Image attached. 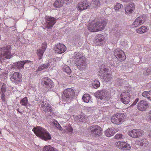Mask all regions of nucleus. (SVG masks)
I'll use <instances>...</instances> for the list:
<instances>
[{"label":"nucleus","mask_w":151,"mask_h":151,"mask_svg":"<svg viewBox=\"0 0 151 151\" xmlns=\"http://www.w3.org/2000/svg\"><path fill=\"white\" fill-rule=\"evenodd\" d=\"M124 113L116 114L112 116L111 121L114 124H119L124 122Z\"/></svg>","instance_id":"9b49d317"},{"label":"nucleus","mask_w":151,"mask_h":151,"mask_svg":"<svg viewBox=\"0 0 151 151\" xmlns=\"http://www.w3.org/2000/svg\"><path fill=\"white\" fill-rule=\"evenodd\" d=\"M114 137L116 139H122L124 138V136L121 134H117Z\"/></svg>","instance_id":"a19ab883"},{"label":"nucleus","mask_w":151,"mask_h":151,"mask_svg":"<svg viewBox=\"0 0 151 151\" xmlns=\"http://www.w3.org/2000/svg\"><path fill=\"white\" fill-rule=\"evenodd\" d=\"M143 131L139 129H133L129 131L128 135L133 138H139L141 137L143 134Z\"/></svg>","instance_id":"f3484780"},{"label":"nucleus","mask_w":151,"mask_h":151,"mask_svg":"<svg viewBox=\"0 0 151 151\" xmlns=\"http://www.w3.org/2000/svg\"><path fill=\"white\" fill-rule=\"evenodd\" d=\"M0 133H1V132L0 131Z\"/></svg>","instance_id":"e2e57ef3"},{"label":"nucleus","mask_w":151,"mask_h":151,"mask_svg":"<svg viewBox=\"0 0 151 151\" xmlns=\"http://www.w3.org/2000/svg\"><path fill=\"white\" fill-rule=\"evenodd\" d=\"M148 94H149V91H145L142 93V94L143 96H146L147 97Z\"/></svg>","instance_id":"09e8293b"},{"label":"nucleus","mask_w":151,"mask_h":151,"mask_svg":"<svg viewBox=\"0 0 151 151\" xmlns=\"http://www.w3.org/2000/svg\"><path fill=\"white\" fill-rule=\"evenodd\" d=\"M139 144L140 146H142L144 145L145 146H146L147 145L148 142L146 139H143L139 141Z\"/></svg>","instance_id":"f704fd0d"},{"label":"nucleus","mask_w":151,"mask_h":151,"mask_svg":"<svg viewBox=\"0 0 151 151\" xmlns=\"http://www.w3.org/2000/svg\"><path fill=\"white\" fill-rule=\"evenodd\" d=\"M139 100V99L138 98L136 99L132 104L130 106L132 107L135 105L137 102Z\"/></svg>","instance_id":"49530a36"},{"label":"nucleus","mask_w":151,"mask_h":151,"mask_svg":"<svg viewBox=\"0 0 151 151\" xmlns=\"http://www.w3.org/2000/svg\"><path fill=\"white\" fill-rule=\"evenodd\" d=\"M106 21H103L92 24L88 27V30L91 32H96L103 30L106 26Z\"/></svg>","instance_id":"423d86ee"},{"label":"nucleus","mask_w":151,"mask_h":151,"mask_svg":"<svg viewBox=\"0 0 151 151\" xmlns=\"http://www.w3.org/2000/svg\"><path fill=\"white\" fill-rule=\"evenodd\" d=\"M75 93L74 91L71 88L65 90L61 97L62 101L64 102L71 101L74 97Z\"/></svg>","instance_id":"7ed1b4c3"},{"label":"nucleus","mask_w":151,"mask_h":151,"mask_svg":"<svg viewBox=\"0 0 151 151\" xmlns=\"http://www.w3.org/2000/svg\"><path fill=\"white\" fill-rule=\"evenodd\" d=\"M73 59L74 62L77 66V68L80 70L85 69L87 65L86 58L83 55L82 53L78 52L75 53Z\"/></svg>","instance_id":"f257e3e1"},{"label":"nucleus","mask_w":151,"mask_h":151,"mask_svg":"<svg viewBox=\"0 0 151 151\" xmlns=\"http://www.w3.org/2000/svg\"><path fill=\"white\" fill-rule=\"evenodd\" d=\"M113 32L115 35H118L119 34L120 30L118 28H115L113 31Z\"/></svg>","instance_id":"79ce46f5"},{"label":"nucleus","mask_w":151,"mask_h":151,"mask_svg":"<svg viewBox=\"0 0 151 151\" xmlns=\"http://www.w3.org/2000/svg\"><path fill=\"white\" fill-rule=\"evenodd\" d=\"M130 91H127L122 92L120 96L121 101L124 104H127L130 101Z\"/></svg>","instance_id":"ddd939ff"},{"label":"nucleus","mask_w":151,"mask_h":151,"mask_svg":"<svg viewBox=\"0 0 151 151\" xmlns=\"http://www.w3.org/2000/svg\"><path fill=\"white\" fill-rule=\"evenodd\" d=\"M63 71L66 73L68 74H70L71 72V69L68 66H65L63 68Z\"/></svg>","instance_id":"58836bf2"},{"label":"nucleus","mask_w":151,"mask_h":151,"mask_svg":"<svg viewBox=\"0 0 151 151\" xmlns=\"http://www.w3.org/2000/svg\"><path fill=\"white\" fill-rule=\"evenodd\" d=\"M147 31V28L145 26H142L140 27H139L136 29V32L138 33L142 34L144 33Z\"/></svg>","instance_id":"cd10ccee"},{"label":"nucleus","mask_w":151,"mask_h":151,"mask_svg":"<svg viewBox=\"0 0 151 151\" xmlns=\"http://www.w3.org/2000/svg\"><path fill=\"white\" fill-rule=\"evenodd\" d=\"M50 124L54 127H56L60 130L61 131L62 130V128L61 127L60 125L58 123V122L55 120H52L50 122Z\"/></svg>","instance_id":"bb28decb"},{"label":"nucleus","mask_w":151,"mask_h":151,"mask_svg":"<svg viewBox=\"0 0 151 151\" xmlns=\"http://www.w3.org/2000/svg\"><path fill=\"white\" fill-rule=\"evenodd\" d=\"M32 63V61L27 60H22L15 63L14 65L16 70L22 72L23 71V69H24V65H26L28 64L29 66H30Z\"/></svg>","instance_id":"9d476101"},{"label":"nucleus","mask_w":151,"mask_h":151,"mask_svg":"<svg viewBox=\"0 0 151 151\" xmlns=\"http://www.w3.org/2000/svg\"><path fill=\"white\" fill-rule=\"evenodd\" d=\"M20 104L27 108L29 104L27 98L25 97L22 99L20 101Z\"/></svg>","instance_id":"c756f323"},{"label":"nucleus","mask_w":151,"mask_h":151,"mask_svg":"<svg viewBox=\"0 0 151 151\" xmlns=\"http://www.w3.org/2000/svg\"><path fill=\"white\" fill-rule=\"evenodd\" d=\"M9 76L11 81L15 85H19L22 81V75L19 72L12 73Z\"/></svg>","instance_id":"6e6552de"},{"label":"nucleus","mask_w":151,"mask_h":151,"mask_svg":"<svg viewBox=\"0 0 151 151\" xmlns=\"http://www.w3.org/2000/svg\"><path fill=\"white\" fill-rule=\"evenodd\" d=\"M40 105L41 110H42L46 114L48 115V117L49 116H51L55 114L52 107L46 101H42Z\"/></svg>","instance_id":"39448f33"},{"label":"nucleus","mask_w":151,"mask_h":151,"mask_svg":"<svg viewBox=\"0 0 151 151\" xmlns=\"http://www.w3.org/2000/svg\"><path fill=\"white\" fill-rule=\"evenodd\" d=\"M47 43L44 42L42 43L41 48L37 49V53L38 59L40 60L42 58L43 53L47 48Z\"/></svg>","instance_id":"6ab92c4d"},{"label":"nucleus","mask_w":151,"mask_h":151,"mask_svg":"<svg viewBox=\"0 0 151 151\" xmlns=\"http://www.w3.org/2000/svg\"><path fill=\"white\" fill-rule=\"evenodd\" d=\"M49 65L50 64L48 63L42 65L40 66V67L38 69V70L40 71L43 69L47 68L48 67Z\"/></svg>","instance_id":"e433bc0d"},{"label":"nucleus","mask_w":151,"mask_h":151,"mask_svg":"<svg viewBox=\"0 0 151 151\" xmlns=\"http://www.w3.org/2000/svg\"><path fill=\"white\" fill-rule=\"evenodd\" d=\"M123 7V5L119 3H117L114 7V9L116 12L119 11L122 7Z\"/></svg>","instance_id":"4c0bfd02"},{"label":"nucleus","mask_w":151,"mask_h":151,"mask_svg":"<svg viewBox=\"0 0 151 151\" xmlns=\"http://www.w3.org/2000/svg\"><path fill=\"white\" fill-rule=\"evenodd\" d=\"M100 83L99 81L97 80L93 81L92 83V86L93 88L97 89L100 86Z\"/></svg>","instance_id":"473e14b6"},{"label":"nucleus","mask_w":151,"mask_h":151,"mask_svg":"<svg viewBox=\"0 0 151 151\" xmlns=\"http://www.w3.org/2000/svg\"><path fill=\"white\" fill-rule=\"evenodd\" d=\"M79 120L80 121L84 122L86 121L85 116L83 115H81L79 116Z\"/></svg>","instance_id":"c03bdc74"},{"label":"nucleus","mask_w":151,"mask_h":151,"mask_svg":"<svg viewBox=\"0 0 151 151\" xmlns=\"http://www.w3.org/2000/svg\"><path fill=\"white\" fill-rule=\"evenodd\" d=\"M145 21V17L140 16L137 17L134 21L133 24V26L134 27H137L139 25L143 24Z\"/></svg>","instance_id":"b1692460"},{"label":"nucleus","mask_w":151,"mask_h":151,"mask_svg":"<svg viewBox=\"0 0 151 151\" xmlns=\"http://www.w3.org/2000/svg\"><path fill=\"white\" fill-rule=\"evenodd\" d=\"M149 118L151 121V110L149 111Z\"/></svg>","instance_id":"6e6d98bb"},{"label":"nucleus","mask_w":151,"mask_h":151,"mask_svg":"<svg viewBox=\"0 0 151 151\" xmlns=\"http://www.w3.org/2000/svg\"><path fill=\"white\" fill-rule=\"evenodd\" d=\"M104 151H106V150H104Z\"/></svg>","instance_id":"680f3d73"},{"label":"nucleus","mask_w":151,"mask_h":151,"mask_svg":"<svg viewBox=\"0 0 151 151\" xmlns=\"http://www.w3.org/2000/svg\"><path fill=\"white\" fill-rule=\"evenodd\" d=\"M11 47L9 45L1 48L0 50V58L1 59L4 60L11 58L13 55L11 53Z\"/></svg>","instance_id":"20e7f679"},{"label":"nucleus","mask_w":151,"mask_h":151,"mask_svg":"<svg viewBox=\"0 0 151 151\" xmlns=\"http://www.w3.org/2000/svg\"><path fill=\"white\" fill-rule=\"evenodd\" d=\"M115 145L119 148L123 150H128L131 148L130 145L125 142L119 141L116 142Z\"/></svg>","instance_id":"a211bd4d"},{"label":"nucleus","mask_w":151,"mask_h":151,"mask_svg":"<svg viewBox=\"0 0 151 151\" xmlns=\"http://www.w3.org/2000/svg\"><path fill=\"white\" fill-rule=\"evenodd\" d=\"M148 107V103L143 100L140 101L137 105V109L141 111H145Z\"/></svg>","instance_id":"aec40b11"},{"label":"nucleus","mask_w":151,"mask_h":151,"mask_svg":"<svg viewBox=\"0 0 151 151\" xmlns=\"http://www.w3.org/2000/svg\"><path fill=\"white\" fill-rule=\"evenodd\" d=\"M42 85L47 88L49 90H51L54 87V84L52 81L48 77H44L42 79Z\"/></svg>","instance_id":"f8f14e48"},{"label":"nucleus","mask_w":151,"mask_h":151,"mask_svg":"<svg viewBox=\"0 0 151 151\" xmlns=\"http://www.w3.org/2000/svg\"><path fill=\"white\" fill-rule=\"evenodd\" d=\"M66 129L67 131L71 132H72L73 130V128L70 127H68Z\"/></svg>","instance_id":"603ef678"},{"label":"nucleus","mask_w":151,"mask_h":151,"mask_svg":"<svg viewBox=\"0 0 151 151\" xmlns=\"http://www.w3.org/2000/svg\"><path fill=\"white\" fill-rule=\"evenodd\" d=\"M149 135L150 137H151V132L149 134Z\"/></svg>","instance_id":"bf43d9fd"},{"label":"nucleus","mask_w":151,"mask_h":151,"mask_svg":"<svg viewBox=\"0 0 151 151\" xmlns=\"http://www.w3.org/2000/svg\"><path fill=\"white\" fill-rule=\"evenodd\" d=\"M144 75L147 76L148 75H151V66L147 69L146 70L143 72Z\"/></svg>","instance_id":"ea45409f"},{"label":"nucleus","mask_w":151,"mask_h":151,"mask_svg":"<svg viewBox=\"0 0 151 151\" xmlns=\"http://www.w3.org/2000/svg\"><path fill=\"white\" fill-rule=\"evenodd\" d=\"M63 0H58L55 1L54 6L55 7L60 8L63 6Z\"/></svg>","instance_id":"2f4dec72"},{"label":"nucleus","mask_w":151,"mask_h":151,"mask_svg":"<svg viewBox=\"0 0 151 151\" xmlns=\"http://www.w3.org/2000/svg\"><path fill=\"white\" fill-rule=\"evenodd\" d=\"M42 151H58L56 149H55L50 146H46L43 148Z\"/></svg>","instance_id":"7c9ffc66"},{"label":"nucleus","mask_w":151,"mask_h":151,"mask_svg":"<svg viewBox=\"0 0 151 151\" xmlns=\"http://www.w3.org/2000/svg\"><path fill=\"white\" fill-rule=\"evenodd\" d=\"M5 95L4 93H1V98L3 101H5Z\"/></svg>","instance_id":"3c124183"},{"label":"nucleus","mask_w":151,"mask_h":151,"mask_svg":"<svg viewBox=\"0 0 151 151\" xmlns=\"http://www.w3.org/2000/svg\"><path fill=\"white\" fill-rule=\"evenodd\" d=\"M109 68H111V69H112V68L111 67H115L114 65V63L113 61L111 60L110 61L109 63Z\"/></svg>","instance_id":"a18cd8bd"},{"label":"nucleus","mask_w":151,"mask_h":151,"mask_svg":"<svg viewBox=\"0 0 151 151\" xmlns=\"http://www.w3.org/2000/svg\"><path fill=\"white\" fill-rule=\"evenodd\" d=\"M89 5L90 4L88 2L86 1L78 4L77 6V8L78 10L81 11L87 9Z\"/></svg>","instance_id":"4be33fe9"},{"label":"nucleus","mask_w":151,"mask_h":151,"mask_svg":"<svg viewBox=\"0 0 151 151\" xmlns=\"http://www.w3.org/2000/svg\"><path fill=\"white\" fill-rule=\"evenodd\" d=\"M46 23L44 25V29H47L48 31V29H51L56 22V19L54 17L51 16H46L45 18Z\"/></svg>","instance_id":"1a4fd4ad"},{"label":"nucleus","mask_w":151,"mask_h":151,"mask_svg":"<svg viewBox=\"0 0 151 151\" xmlns=\"http://www.w3.org/2000/svg\"><path fill=\"white\" fill-rule=\"evenodd\" d=\"M94 96L98 98L105 100L107 97V92L106 90H99L95 93Z\"/></svg>","instance_id":"dca6fc26"},{"label":"nucleus","mask_w":151,"mask_h":151,"mask_svg":"<svg viewBox=\"0 0 151 151\" xmlns=\"http://www.w3.org/2000/svg\"><path fill=\"white\" fill-rule=\"evenodd\" d=\"M105 134L107 137H111L114 134V130L111 128H109L105 131Z\"/></svg>","instance_id":"c85d7f7f"},{"label":"nucleus","mask_w":151,"mask_h":151,"mask_svg":"<svg viewBox=\"0 0 151 151\" xmlns=\"http://www.w3.org/2000/svg\"><path fill=\"white\" fill-rule=\"evenodd\" d=\"M63 4H67L68 3H71L73 2V0H63Z\"/></svg>","instance_id":"de8ad7c7"},{"label":"nucleus","mask_w":151,"mask_h":151,"mask_svg":"<svg viewBox=\"0 0 151 151\" xmlns=\"http://www.w3.org/2000/svg\"><path fill=\"white\" fill-rule=\"evenodd\" d=\"M90 97L89 94H84L82 97V99L85 102L88 103L89 101Z\"/></svg>","instance_id":"72a5a7b5"},{"label":"nucleus","mask_w":151,"mask_h":151,"mask_svg":"<svg viewBox=\"0 0 151 151\" xmlns=\"http://www.w3.org/2000/svg\"><path fill=\"white\" fill-rule=\"evenodd\" d=\"M100 69L99 75L102 77L105 81L107 82L110 81L111 80V74L108 73L109 69L105 68L104 65L100 67Z\"/></svg>","instance_id":"0eeeda50"},{"label":"nucleus","mask_w":151,"mask_h":151,"mask_svg":"<svg viewBox=\"0 0 151 151\" xmlns=\"http://www.w3.org/2000/svg\"><path fill=\"white\" fill-rule=\"evenodd\" d=\"M114 54L118 60L120 61L124 60L126 58L124 52L119 48L114 50Z\"/></svg>","instance_id":"4468645a"},{"label":"nucleus","mask_w":151,"mask_h":151,"mask_svg":"<svg viewBox=\"0 0 151 151\" xmlns=\"http://www.w3.org/2000/svg\"><path fill=\"white\" fill-rule=\"evenodd\" d=\"M148 60H148V59H146V60H145V61H145V62H146V61H148Z\"/></svg>","instance_id":"052dcab7"},{"label":"nucleus","mask_w":151,"mask_h":151,"mask_svg":"<svg viewBox=\"0 0 151 151\" xmlns=\"http://www.w3.org/2000/svg\"><path fill=\"white\" fill-rule=\"evenodd\" d=\"M90 5L93 8L98 9L100 7L101 4L99 0H92Z\"/></svg>","instance_id":"a878e982"},{"label":"nucleus","mask_w":151,"mask_h":151,"mask_svg":"<svg viewBox=\"0 0 151 151\" xmlns=\"http://www.w3.org/2000/svg\"><path fill=\"white\" fill-rule=\"evenodd\" d=\"M116 83L119 85H121L123 83L122 79L117 78L116 80Z\"/></svg>","instance_id":"37998d69"},{"label":"nucleus","mask_w":151,"mask_h":151,"mask_svg":"<svg viewBox=\"0 0 151 151\" xmlns=\"http://www.w3.org/2000/svg\"><path fill=\"white\" fill-rule=\"evenodd\" d=\"M134 46L135 47L136 50H141V47L140 45H135Z\"/></svg>","instance_id":"8fccbe9b"},{"label":"nucleus","mask_w":151,"mask_h":151,"mask_svg":"<svg viewBox=\"0 0 151 151\" xmlns=\"http://www.w3.org/2000/svg\"><path fill=\"white\" fill-rule=\"evenodd\" d=\"M32 131L37 137L45 141L49 140L51 139L50 134L44 128L41 127H36L32 129Z\"/></svg>","instance_id":"f03ea898"},{"label":"nucleus","mask_w":151,"mask_h":151,"mask_svg":"<svg viewBox=\"0 0 151 151\" xmlns=\"http://www.w3.org/2000/svg\"><path fill=\"white\" fill-rule=\"evenodd\" d=\"M105 37L104 35L98 34L95 37L94 43L96 45H101Z\"/></svg>","instance_id":"412c9836"},{"label":"nucleus","mask_w":151,"mask_h":151,"mask_svg":"<svg viewBox=\"0 0 151 151\" xmlns=\"http://www.w3.org/2000/svg\"><path fill=\"white\" fill-rule=\"evenodd\" d=\"M56 52L61 54L64 52L66 50L65 46L63 44L59 43L56 45V48L55 49Z\"/></svg>","instance_id":"5701e85b"},{"label":"nucleus","mask_w":151,"mask_h":151,"mask_svg":"<svg viewBox=\"0 0 151 151\" xmlns=\"http://www.w3.org/2000/svg\"><path fill=\"white\" fill-rule=\"evenodd\" d=\"M90 130L92 134L96 136H100L102 134L101 128L97 125H93L91 126Z\"/></svg>","instance_id":"2eb2a0df"},{"label":"nucleus","mask_w":151,"mask_h":151,"mask_svg":"<svg viewBox=\"0 0 151 151\" xmlns=\"http://www.w3.org/2000/svg\"><path fill=\"white\" fill-rule=\"evenodd\" d=\"M17 111L19 113H21V112L19 111V109H17Z\"/></svg>","instance_id":"13d9d810"},{"label":"nucleus","mask_w":151,"mask_h":151,"mask_svg":"<svg viewBox=\"0 0 151 151\" xmlns=\"http://www.w3.org/2000/svg\"><path fill=\"white\" fill-rule=\"evenodd\" d=\"M134 9V3H131L129 4L125 9V13L129 14L132 13Z\"/></svg>","instance_id":"393cba45"},{"label":"nucleus","mask_w":151,"mask_h":151,"mask_svg":"<svg viewBox=\"0 0 151 151\" xmlns=\"http://www.w3.org/2000/svg\"><path fill=\"white\" fill-rule=\"evenodd\" d=\"M73 39L75 44L78 43L80 41V37L79 35H74L73 37Z\"/></svg>","instance_id":"c9c22d12"},{"label":"nucleus","mask_w":151,"mask_h":151,"mask_svg":"<svg viewBox=\"0 0 151 151\" xmlns=\"http://www.w3.org/2000/svg\"><path fill=\"white\" fill-rule=\"evenodd\" d=\"M6 89L5 88L2 87L1 89V91L2 93H4L6 91Z\"/></svg>","instance_id":"5fc2aeb1"},{"label":"nucleus","mask_w":151,"mask_h":151,"mask_svg":"<svg viewBox=\"0 0 151 151\" xmlns=\"http://www.w3.org/2000/svg\"><path fill=\"white\" fill-rule=\"evenodd\" d=\"M120 0L121 1H122L123 2H128L131 1V0Z\"/></svg>","instance_id":"4d7b16f0"},{"label":"nucleus","mask_w":151,"mask_h":151,"mask_svg":"<svg viewBox=\"0 0 151 151\" xmlns=\"http://www.w3.org/2000/svg\"><path fill=\"white\" fill-rule=\"evenodd\" d=\"M147 98L150 100H151V91H149V94L147 96Z\"/></svg>","instance_id":"864d4df0"}]
</instances>
